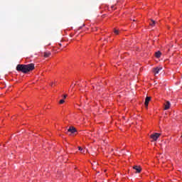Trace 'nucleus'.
Returning a JSON list of instances; mask_svg holds the SVG:
<instances>
[{"label": "nucleus", "mask_w": 182, "mask_h": 182, "mask_svg": "<svg viewBox=\"0 0 182 182\" xmlns=\"http://www.w3.org/2000/svg\"><path fill=\"white\" fill-rule=\"evenodd\" d=\"M76 128L73 127H70V128L68 129V132L71 133L72 134H73V133H76Z\"/></svg>", "instance_id": "nucleus-5"}, {"label": "nucleus", "mask_w": 182, "mask_h": 182, "mask_svg": "<svg viewBox=\"0 0 182 182\" xmlns=\"http://www.w3.org/2000/svg\"><path fill=\"white\" fill-rule=\"evenodd\" d=\"M163 70V68L162 67H156L155 68H154L153 72L154 73H155V75H157L159 73H160V71Z\"/></svg>", "instance_id": "nucleus-3"}, {"label": "nucleus", "mask_w": 182, "mask_h": 182, "mask_svg": "<svg viewBox=\"0 0 182 182\" xmlns=\"http://www.w3.org/2000/svg\"><path fill=\"white\" fill-rule=\"evenodd\" d=\"M63 103H65V100H60L59 102L60 105H63Z\"/></svg>", "instance_id": "nucleus-12"}, {"label": "nucleus", "mask_w": 182, "mask_h": 182, "mask_svg": "<svg viewBox=\"0 0 182 182\" xmlns=\"http://www.w3.org/2000/svg\"><path fill=\"white\" fill-rule=\"evenodd\" d=\"M133 168L136 171V173H140L141 171V167L140 166H134Z\"/></svg>", "instance_id": "nucleus-6"}, {"label": "nucleus", "mask_w": 182, "mask_h": 182, "mask_svg": "<svg viewBox=\"0 0 182 182\" xmlns=\"http://www.w3.org/2000/svg\"><path fill=\"white\" fill-rule=\"evenodd\" d=\"M50 55H52L50 53V52H44L43 56H44V58H49L50 56Z\"/></svg>", "instance_id": "nucleus-8"}, {"label": "nucleus", "mask_w": 182, "mask_h": 182, "mask_svg": "<svg viewBox=\"0 0 182 182\" xmlns=\"http://www.w3.org/2000/svg\"><path fill=\"white\" fill-rule=\"evenodd\" d=\"M155 56L156 58H160L161 56V52L157 51L156 53H155Z\"/></svg>", "instance_id": "nucleus-9"}, {"label": "nucleus", "mask_w": 182, "mask_h": 182, "mask_svg": "<svg viewBox=\"0 0 182 182\" xmlns=\"http://www.w3.org/2000/svg\"><path fill=\"white\" fill-rule=\"evenodd\" d=\"M114 33H115V35H119V30L114 29Z\"/></svg>", "instance_id": "nucleus-11"}, {"label": "nucleus", "mask_w": 182, "mask_h": 182, "mask_svg": "<svg viewBox=\"0 0 182 182\" xmlns=\"http://www.w3.org/2000/svg\"><path fill=\"white\" fill-rule=\"evenodd\" d=\"M53 85H55V83L53 82V83L51 84V86L53 87Z\"/></svg>", "instance_id": "nucleus-15"}, {"label": "nucleus", "mask_w": 182, "mask_h": 182, "mask_svg": "<svg viewBox=\"0 0 182 182\" xmlns=\"http://www.w3.org/2000/svg\"><path fill=\"white\" fill-rule=\"evenodd\" d=\"M151 100V97H146L145 99V106L147 107L149 106V102Z\"/></svg>", "instance_id": "nucleus-7"}, {"label": "nucleus", "mask_w": 182, "mask_h": 182, "mask_svg": "<svg viewBox=\"0 0 182 182\" xmlns=\"http://www.w3.org/2000/svg\"><path fill=\"white\" fill-rule=\"evenodd\" d=\"M66 97H68V95H63V99H66Z\"/></svg>", "instance_id": "nucleus-14"}, {"label": "nucleus", "mask_w": 182, "mask_h": 182, "mask_svg": "<svg viewBox=\"0 0 182 182\" xmlns=\"http://www.w3.org/2000/svg\"><path fill=\"white\" fill-rule=\"evenodd\" d=\"M149 25H151V26H154L156 25V21L154 20H151Z\"/></svg>", "instance_id": "nucleus-10"}, {"label": "nucleus", "mask_w": 182, "mask_h": 182, "mask_svg": "<svg viewBox=\"0 0 182 182\" xmlns=\"http://www.w3.org/2000/svg\"><path fill=\"white\" fill-rule=\"evenodd\" d=\"M161 135V134H160V133H154V134H152L150 136V137H151V139H152V140H154V141H156L157 139H159Z\"/></svg>", "instance_id": "nucleus-2"}, {"label": "nucleus", "mask_w": 182, "mask_h": 182, "mask_svg": "<svg viewBox=\"0 0 182 182\" xmlns=\"http://www.w3.org/2000/svg\"><path fill=\"white\" fill-rule=\"evenodd\" d=\"M35 69V64L30 63L28 65L18 64L16 66V70L18 72H22V73H28Z\"/></svg>", "instance_id": "nucleus-1"}, {"label": "nucleus", "mask_w": 182, "mask_h": 182, "mask_svg": "<svg viewBox=\"0 0 182 182\" xmlns=\"http://www.w3.org/2000/svg\"><path fill=\"white\" fill-rule=\"evenodd\" d=\"M170 106H171V104L170 103V102L166 101L164 103V110H168V109H170Z\"/></svg>", "instance_id": "nucleus-4"}, {"label": "nucleus", "mask_w": 182, "mask_h": 182, "mask_svg": "<svg viewBox=\"0 0 182 182\" xmlns=\"http://www.w3.org/2000/svg\"><path fill=\"white\" fill-rule=\"evenodd\" d=\"M78 150H80V151H81V153H83V149L80 146H78Z\"/></svg>", "instance_id": "nucleus-13"}]
</instances>
